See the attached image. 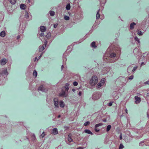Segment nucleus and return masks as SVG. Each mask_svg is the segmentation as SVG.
<instances>
[{
	"label": "nucleus",
	"instance_id": "obj_1",
	"mask_svg": "<svg viewBox=\"0 0 149 149\" xmlns=\"http://www.w3.org/2000/svg\"><path fill=\"white\" fill-rule=\"evenodd\" d=\"M108 56L106 58V56L104 57V60L107 63H112L115 61L114 58L116 56V54L114 53H111L108 54Z\"/></svg>",
	"mask_w": 149,
	"mask_h": 149
},
{
	"label": "nucleus",
	"instance_id": "obj_2",
	"mask_svg": "<svg viewBox=\"0 0 149 149\" xmlns=\"http://www.w3.org/2000/svg\"><path fill=\"white\" fill-rule=\"evenodd\" d=\"M70 85L68 83L66 84L65 86L63 87L62 88V93L60 94V96H66L65 95L66 93H67L69 89V88Z\"/></svg>",
	"mask_w": 149,
	"mask_h": 149
},
{
	"label": "nucleus",
	"instance_id": "obj_3",
	"mask_svg": "<svg viewBox=\"0 0 149 149\" xmlns=\"http://www.w3.org/2000/svg\"><path fill=\"white\" fill-rule=\"evenodd\" d=\"M98 81V78L96 76H93L90 81V84L92 86H95Z\"/></svg>",
	"mask_w": 149,
	"mask_h": 149
},
{
	"label": "nucleus",
	"instance_id": "obj_4",
	"mask_svg": "<svg viewBox=\"0 0 149 149\" xmlns=\"http://www.w3.org/2000/svg\"><path fill=\"white\" fill-rule=\"evenodd\" d=\"M105 81V78H102L101 79L100 81L97 85V87L98 88L100 87L101 86H102L104 84Z\"/></svg>",
	"mask_w": 149,
	"mask_h": 149
},
{
	"label": "nucleus",
	"instance_id": "obj_5",
	"mask_svg": "<svg viewBox=\"0 0 149 149\" xmlns=\"http://www.w3.org/2000/svg\"><path fill=\"white\" fill-rule=\"evenodd\" d=\"M38 90L41 91L42 92H46L47 91V89L45 88L43 86L41 85L38 87Z\"/></svg>",
	"mask_w": 149,
	"mask_h": 149
},
{
	"label": "nucleus",
	"instance_id": "obj_6",
	"mask_svg": "<svg viewBox=\"0 0 149 149\" xmlns=\"http://www.w3.org/2000/svg\"><path fill=\"white\" fill-rule=\"evenodd\" d=\"M54 105L56 107H58V98H55L54 99Z\"/></svg>",
	"mask_w": 149,
	"mask_h": 149
},
{
	"label": "nucleus",
	"instance_id": "obj_7",
	"mask_svg": "<svg viewBox=\"0 0 149 149\" xmlns=\"http://www.w3.org/2000/svg\"><path fill=\"white\" fill-rule=\"evenodd\" d=\"M135 102L136 104L139 103L141 102L140 98L137 96L135 97Z\"/></svg>",
	"mask_w": 149,
	"mask_h": 149
},
{
	"label": "nucleus",
	"instance_id": "obj_8",
	"mask_svg": "<svg viewBox=\"0 0 149 149\" xmlns=\"http://www.w3.org/2000/svg\"><path fill=\"white\" fill-rule=\"evenodd\" d=\"M102 125V123H98V124H97L96 125H95V130L96 132H99L100 130L98 129H97L96 128L97 127H98L100 126H101Z\"/></svg>",
	"mask_w": 149,
	"mask_h": 149
},
{
	"label": "nucleus",
	"instance_id": "obj_9",
	"mask_svg": "<svg viewBox=\"0 0 149 149\" xmlns=\"http://www.w3.org/2000/svg\"><path fill=\"white\" fill-rule=\"evenodd\" d=\"M7 60L5 59H3L1 61V64L2 65H5L7 63Z\"/></svg>",
	"mask_w": 149,
	"mask_h": 149
},
{
	"label": "nucleus",
	"instance_id": "obj_10",
	"mask_svg": "<svg viewBox=\"0 0 149 149\" xmlns=\"http://www.w3.org/2000/svg\"><path fill=\"white\" fill-rule=\"evenodd\" d=\"M100 95L98 94L97 95V97H96V95L95 94H93L92 96V97L93 99L97 100L100 97Z\"/></svg>",
	"mask_w": 149,
	"mask_h": 149
},
{
	"label": "nucleus",
	"instance_id": "obj_11",
	"mask_svg": "<svg viewBox=\"0 0 149 149\" xmlns=\"http://www.w3.org/2000/svg\"><path fill=\"white\" fill-rule=\"evenodd\" d=\"M58 133L57 129L56 128H54L53 130L52 134H56Z\"/></svg>",
	"mask_w": 149,
	"mask_h": 149
},
{
	"label": "nucleus",
	"instance_id": "obj_12",
	"mask_svg": "<svg viewBox=\"0 0 149 149\" xmlns=\"http://www.w3.org/2000/svg\"><path fill=\"white\" fill-rule=\"evenodd\" d=\"M46 27L43 26H42L40 27V30L42 32H44L46 30Z\"/></svg>",
	"mask_w": 149,
	"mask_h": 149
},
{
	"label": "nucleus",
	"instance_id": "obj_13",
	"mask_svg": "<svg viewBox=\"0 0 149 149\" xmlns=\"http://www.w3.org/2000/svg\"><path fill=\"white\" fill-rule=\"evenodd\" d=\"M5 74L6 75H7L8 74V73L7 72V69L6 68L5 69V70H4L3 72H2V73H0V75H1V74Z\"/></svg>",
	"mask_w": 149,
	"mask_h": 149
},
{
	"label": "nucleus",
	"instance_id": "obj_14",
	"mask_svg": "<svg viewBox=\"0 0 149 149\" xmlns=\"http://www.w3.org/2000/svg\"><path fill=\"white\" fill-rule=\"evenodd\" d=\"M6 35V33L5 31H3L0 33V36L2 37H4Z\"/></svg>",
	"mask_w": 149,
	"mask_h": 149
},
{
	"label": "nucleus",
	"instance_id": "obj_15",
	"mask_svg": "<svg viewBox=\"0 0 149 149\" xmlns=\"http://www.w3.org/2000/svg\"><path fill=\"white\" fill-rule=\"evenodd\" d=\"M20 8L22 9H25L26 8V6L23 4H22L20 5Z\"/></svg>",
	"mask_w": 149,
	"mask_h": 149
},
{
	"label": "nucleus",
	"instance_id": "obj_16",
	"mask_svg": "<svg viewBox=\"0 0 149 149\" xmlns=\"http://www.w3.org/2000/svg\"><path fill=\"white\" fill-rule=\"evenodd\" d=\"M84 132L86 133H87L88 134H91V135H92L93 134L91 131L88 130H84Z\"/></svg>",
	"mask_w": 149,
	"mask_h": 149
},
{
	"label": "nucleus",
	"instance_id": "obj_17",
	"mask_svg": "<svg viewBox=\"0 0 149 149\" xmlns=\"http://www.w3.org/2000/svg\"><path fill=\"white\" fill-rule=\"evenodd\" d=\"M60 106L61 107H63L64 106V102L63 101H60Z\"/></svg>",
	"mask_w": 149,
	"mask_h": 149
},
{
	"label": "nucleus",
	"instance_id": "obj_18",
	"mask_svg": "<svg viewBox=\"0 0 149 149\" xmlns=\"http://www.w3.org/2000/svg\"><path fill=\"white\" fill-rule=\"evenodd\" d=\"M71 134H69L68 136V140L69 142H71L72 140V139L71 138Z\"/></svg>",
	"mask_w": 149,
	"mask_h": 149
},
{
	"label": "nucleus",
	"instance_id": "obj_19",
	"mask_svg": "<svg viewBox=\"0 0 149 149\" xmlns=\"http://www.w3.org/2000/svg\"><path fill=\"white\" fill-rule=\"evenodd\" d=\"M135 25V23L134 22L132 23L131 24L130 28L131 29H132L134 28V26Z\"/></svg>",
	"mask_w": 149,
	"mask_h": 149
},
{
	"label": "nucleus",
	"instance_id": "obj_20",
	"mask_svg": "<svg viewBox=\"0 0 149 149\" xmlns=\"http://www.w3.org/2000/svg\"><path fill=\"white\" fill-rule=\"evenodd\" d=\"M44 48L43 45L42 46H40L39 47V51L40 52H42L44 49Z\"/></svg>",
	"mask_w": 149,
	"mask_h": 149
},
{
	"label": "nucleus",
	"instance_id": "obj_21",
	"mask_svg": "<svg viewBox=\"0 0 149 149\" xmlns=\"http://www.w3.org/2000/svg\"><path fill=\"white\" fill-rule=\"evenodd\" d=\"M10 3L12 4H15L16 1V0H9Z\"/></svg>",
	"mask_w": 149,
	"mask_h": 149
},
{
	"label": "nucleus",
	"instance_id": "obj_22",
	"mask_svg": "<svg viewBox=\"0 0 149 149\" xmlns=\"http://www.w3.org/2000/svg\"><path fill=\"white\" fill-rule=\"evenodd\" d=\"M66 9L67 10H69L70 9V4H68L66 7Z\"/></svg>",
	"mask_w": 149,
	"mask_h": 149
},
{
	"label": "nucleus",
	"instance_id": "obj_23",
	"mask_svg": "<svg viewBox=\"0 0 149 149\" xmlns=\"http://www.w3.org/2000/svg\"><path fill=\"white\" fill-rule=\"evenodd\" d=\"M111 128V125H109L107 127V132L109 131Z\"/></svg>",
	"mask_w": 149,
	"mask_h": 149
},
{
	"label": "nucleus",
	"instance_id": "obj_24",
	"mask_svg": "<svg viewBox=\"0 0 149 149\" xmlns=\"http://www.w3.org/2000/svg\"><path fill=\"white\" fill-rule=\"evenodd\" d=\"M50 14L51 16H53L55 14V12L53 11H50Z\"/></svg>",
	"mask_w": 149,
	"mask_h": 149
},
{
	"label": "nucleus",
	"instance_id": "obj_25",
	"mask_svg": "<svg viewBox=\"0 0 149 149\" xmlns=\"http://www.w3.org/2000/svg\"><path fill=\"white\" fill-rule=\"evenodd\" d=\"M91 46L94 48L96 47V46L95 45V42H93L91 43Z\"/></svg>",
	"mask_w": 149,
	"mask_h": 149
},
{
	"label": "nucleus",
	"instance_id": "obj_26",
	"mask_svg": "<svg viewBox=\"0 0 149 149\" xmlns=\"http://www.w3.org/2000/svg\"><path fill=\"white\" fill-rule=\"evenodd\" d=\"M69 17L65 15L64 16V19L65 20H68L69 19Z\"/></svg>",
	"mask_w": 149,
	"mask_h": 149
},
{
	"label": "nucleus",
	"instance_id": "obj_27",
	"mask_svg": "<svg viewBox=\"0 0 149 149\" xmlns=\"http://www.w3.org/2000/svg\"><path fill=\"white\" fill-rule=\"evenodd\" d=\"M100 17V15L99 13V11H98L96 14V18L97 19H98Z\"/></svg>",
	"mask_w": 149,
	"mask_h": 149
},
{
	"label": "nucleus",
	"instance_id": "obj_28",
	"mask_svg": "<svg viewBox=\"0 0 149 149\" xmlns=\"http://www.w3.org/2000/svg\"><path fill=\"white\" fill-rule=\"evenodd\" d=\"M37 73L36 70H34L33 72V75L36 77L37 76Z\"/></svg>",
	"mask_w": 149,
	"mask_h": 149
},
{
	"label": "nucleus",
	"instance_id": "obj_29",
	"mask_svg": "<svg viewBox=\"0 0 149 149\" xmlns=\"http://www.w3.org/2000/svg\"><path fill=\"white\" fill-rule=\"evenodd\" d=\"M89 124L90 122L89 121H87L84 123V125L85 126H86L88 125Z\"/></svg>",
	"mask_w": 149,
	"mask_h": 149
},
{
	"label": "nucleus",
	"instance_id": "obj_30",
	"mask_svg": "<svg viewBox=\"0 0 149 149\" xmlns=\"http://www.w3.org/2000/svg\"><path fill=\"white\" fill-rule=\"evenodd\" d=\"M134 39L136 41H138V43H139L140 42L139 40V38L137 37H135Z\"/></svg>",
	"mask_w": 149,
	"mask_h": 149
},
{
	"label": "nucleus",
	"instance_id": "obj_31",
	"mask_svg": "<svg viewBox=\"0 0 149 149\" xmlns=\"http://www.w3.org/2000/svg\"><path fill=\"white\" fill-rule=\"evenodd\" d=\"M124 148V146L122 144H120L119 146V149H122Z\"/></svg>",
	"mask_w": 149,
	"mask_h": 149
},
{
	"label": "nucleus",
	"instance_id": "obj_32",
	"mask_svg": "<svg viewBox=\"0 0 149 149\" xmlns=\"http://www.w3.org/2000/svg\"><path fill=\"white\" fill-rule=\"evenodd\" d=\"M78 84V83L76 81H74L73 83V85L74 86H77Z\"/></svg>",
	"mask_w": 149,
	"mask_h": 149
},
{
	"label": "nucleus",
	"instance_id": "obj_33",
	"mask_svg": "<svg viewBox=\"0 0 149 149\" xmlns=\"http://www.w3.org/2000/svg\"><path fill=\"white\" fill-rule=\"evenodd\" d=\"M45 135V132H43L42 134H41V136L42 137V138H43Z\"/></svg>",
	"mask_w": 149,
	"mask_h": 149
},
{
	"label": "nucleus",
	"instance_id": "obj_34",
	"mask_svg": "<svg viewBox=\"0 0 149 149\" xmlns=\"http://www.w3.org/2000/svg\"><path fill=\"white\" fill-rule=\"evenodd\" d=\"M142 32L141 31H139L138 33V34L140 36L141 35H142Z\"/></svg>",
	"mask_w": 149,
	"mask_h": 149
},
{
	"label": "nucleus",
	"instance_id": "obj_35",
	"mask_svg": "<svg viewBox=\"0 0 149 149\" xmlns=\"http://www.w3.org/2000/svg\"><path fill=\"white\" fill-rule=\"evenodd\" d=\"M137 67H134L133 70H132V71L133 72H134L136 70L137 68Z\"/></svg>",
	"mask_w": 149,
	"mask_h": 149
},
{
	"label": "nucleus",
	"instance_id": "obj_36",
	"mask_svg": "<svg viewBox=\"0 0 149 149\" xmlns=\"http://www.w3.org/2000/svg\"><path fill=\"white\" fill-rule=\"evenodd\" d=\"M44 35V33H41L40 34V36L42 37Z\"/></svg>",
	"mask_w": 149,
	"mask_h": 149
},
{
	"label": "nucleus",
	"instance_id": "obj_37",
	"mask_svg": "<svg viewBox=\"0 0 149 149\" xmlns=\"http://www.w3.org/2000/svg\"><path fill=\"white\" fill-rule=\"evenodd\" d=\"M133 76H131L129 77V79H133Z\"/></svg>",
	"mask_w": 149,
	"mask_h": 149
},
{
	"label": "nucleus",
	"instance_id": "obj_38",
	"mask_svg": "<svg viewBox=\"0 0 149 149\" xmlns=\"http://www.w3.org/2000/svg\"><path fill=\"white\" fill-rule=\"evenodd\" d=\"M25 17L26 18H28L29 17V16L28 15V13H26V14L25 15Z\"/></svg>",
	"mask_w": 149,
	"mask_h": 149
},
{
	"label": "nucleus",
	"instance_id": "obj_39",
	"mask_svg": "<svg viewBox=\"0 0 149 149\" xmlns=\"http://www.w3.org/2000/svg\"><path fill=\"white\" fill-rule=\"evenodd\" d=\"M112 105V103L111 102H109L108 104V105L109 106H111Z\"/></svg>",
	"mask_w": 149,
	"mask_h": 149
},
{
	"label": "nucleus",
	"instance_id": "obj_40",
	"mask_svg": "<svg viewBox=\"0 0 149 149\" xmlns=\"http://www.w3.org/2000/svg\"><path fill=\"white\" fill-rule=\"evenodd\" d=\"M120 140H121L122 139V134H121L120 136Z\"/></svg>",
	"mask_w": 149,
	"mask_h": 149
},
{
	"label": "nucleus",
	"instance_id": "obj_41",
	"mask_svg": "<svg viewBox=\"0 0 149 149\" xmlns=\"http://www.w3.org/2000/svg\"><path fill=\"white\" fill-rule=\"evenodd\" d=\"M47 44V41H45V47H46Z\"/></svg>",
	"mask_w": 149,
	"mask_h": 149
},
{
	"label": "nucleus",
	"instance_id": "obj_42",
	"mask_svg": "<svg viewBox=\"0 0 149 149\" xmlns=\"http://www.w3.org/2000/svg\"><path fill=\"white\" fill-rule=\"evenodd\" d=\"M146 84H149V81H148L146 82Z\"/></svg>",
	"mask_w": 149,
	"mask_h": 149
},
{
	"label": "nucleus",
	"instance_id": "obj_43",
	"mask_svg": "<svg viewBox=\"0 0 149 149\" xmlns=\"http://www.w3.org/2000/svg\"><path fill=\"white\" fill-rule=\"evenodd\" d=\"M81 92H79V93H78V94L79 95V96H81Z\"/></svg>",
	"mask_w": 149,
	"mask_h": 149
},
{
	"label": "nucleus",
	"instance_id": "obj_44",
	"mask_svg": "<svg viewBox=\"0 0 149 149\" xmlns=\"http://www.w3.org/2000/svg\"><path fill=\"white\" fill-rule=\"evenodd\" d=\"M42 56V54H41L38 57V58L39 59L41 57V56Z\"/></svg>",
	"mask_w": 149,
	"mask_h": 149
},
{
	"label": "nucleus",
	"instance_id": "obj_45",
	"mask_svg": "<svg viewBox=\"0 0 149 149\" xmlns=\"http://www.w3.org/2000/svg\"><path fill=\"white\" fill-rule=\"evenodd\" d=\"M57 24H55L54 25V28H56V26H57Z\"/></svg>",
	"mask_w": 149,
	"mask_h": 149
},
{
	"label": "nucleus",
	"instance_id": "obj_46",
	"mask_svg": "<svg viewBox=\"0 0 149 149\" xmlns=\"http://www.w3.org/2000/svg\"><path fill=\"white\" fill-rule=\"evenodd\" d=\"M83 148L82 147H79L77 148V149H83Z\"/></svg>",
	"mask_w": 149,
	"mask_h": 149
},
{
	"label": "nucleus",
	"instance_id": "obj_47",
	"mask_svg": "<svg viewBox=\"0 0 149 149\" xmlns=\"http://www.w3.org/2000/svg\"><path fill=\"white\" fill-rule=\"evenodd\" d=\"M63 67H63V65H62L61 67V69L62 70L63 69Z\"/></svg>",
	"mask_w": 149,
	"mask_h": 149
},
{
	"label": "nucleus",
	"instance_id": "obj_48",
	"mask_svg": "<svg viewBox=\"0 0 149 149\" xmlns=\"http://www.w3.org/2000/svg\"><path fill=\"white\" fill-rule=\"evenodd\" d=\"M20 38V36H17V39H19Z\"/></svg>",
	"mask_w": 149,
	"mask_h": 149
},
{
	"label": "nucleus",
	"instance_id": "obj_49",
	"mask_svg": "<svg viewBox=\"0 0 149 149\" xmlns=\"http://www.w3.org/2000/svg\"><path fill=\"white\" fill-rule=\"evenodd\" d=\"M125 112L127 113V109L125 110Z\"/></svg>",
	"mask_w": 149,
	"mask_h": 149
},
{
	"label": "nucleus",
	"instance_id": "obj_50",
	"mask_svg": "<svg viewBox=\"0 0 149 149\" xmlns=\"http://www.w3.org/2000/svg\"><path fill=\"white\" fill-rule=\"evenodd\" d=\"M60 117H61V116H60V115H59L58 116V118H60Z\"/></svg>",
	"mask_w": 149,
	"mask_h": 149
},
{
	"label": "nucleus",
	"instance_id": "obj_51",
	"mask_svg": "<svg viewBox=\"0 0 149 149\" xmlns=\"http://www.w3.org/2000/svg\"><path fill=\"white\" fill-rule=\"evenodd\" d=\"M72 91H75V90L74 89H72Z\"/></svg>",
	"mask_w": 149,
	"mask_h": 149
},
{
	"label": "nucleus",
	"instance_id": "obj_52",
	"mask_svg": "<svg viewBox=\"0 0 149 149\" xmlns=\"http://www.w3.org/2000/svg\"><path fill=\"white\" fill-rule=\"evenodd\" d=\"M144 63L143 62H142V63L141 64V65H142V64H144Z\"/></svg>",
	"mask_w": 149,
	"mask_h": 149
},
{
	"label": "nucleus",
	"instance_id": "obj_53",
	"mask_svg": "<svg viewBox=\"0 0 149 149\" xmlns=\"http://www.w3.org/2000/svg\"><path fill=\"white\" fill-rule=\"evenodd\" d=\"M110 49V48H108V49H107V51H108Z\"/></svg>",
	"mask_w": 149,
	"mask_h": 149
},
{
	"label": "nucleus",
	"instance_id": "obj_54",
	"mask_svg": "<svg viewBox=\"0 0 149 149\" xmlns=\"http://www.w3.org/2000/svg\"><path fill=\"white\" fill-rule=\"evenodd\" d=\"M37 59V57H36L35 58V60L36 61Z\"/></svg>",
	"mask_w": 149,
	"mask_h": 149
},
{
	"label": "nucleus",
	"instance_id": "obj_55",
	"mask_svg": "<svg viewBox=\"0 0 149 149\" xmlns=\"http://www.w3.org/2000/svg\"><path fill=\"white\" fill-rule=\"evenodd\" d=\"M29 0H28V1L29 2H30Z\"/></svg>",
	"mask_w": 149,
	"mask_h": 149
},
{
	"label": "nucleus",
	"instance_id": "obj_56",
	"mask_svg": "<svg viewBox=\"0 0 149 149\" xmlns=\"http://www.w3.org/2000/svg\"><path fill=\"white\" fill-rule=\"evenodd\" d=\"M147 114L148 116V113H147Z\"/></svg>",
	"mask_w": 149,
	"mask_h": 149
}]
</instances>
